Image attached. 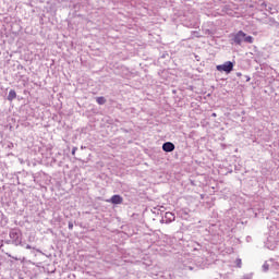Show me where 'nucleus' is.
<instances>
[{"instance_id": "9b49d317", "label": "nucleus", "mask_w": 279, "mask_h": 279, "mask_svg": "<svg viewBox=\"0 0 279 279\" xmlns=\"http://www.w3.org/2000/svg\"><path fill=\"white\" fill-rule=\"evenodd\" d=\"M69 230H73V222H69Z\"/></svg>"}, {"instance_id": "1a4fd4ad", "label": "nucleus", "mask_w": 279, "mask_h": 279, "mask_svg": "<svg viewBox=\"0 0 279 279\" xmlns=\"http://www.w3.org/2000/svg\"><path fill=\"white\" fill-rule=\"evenodd\" d=\"M266 247L268 250H276V243L269 244V242L266 243Z\"/></svg>"}, {"instance_id": "423d86ee", "label": "nucleus", "mask_w": 279, "mask_h": 279, "mask_svg": "<svg viewBox=\"0 0 279 279\" xmlns=\"http://www.w3.org/2000/svg\"><path fill=\"white\" fill-rule=\"evenodd\" d=\"M166 223H171V221H175V215L173 213H166L165 214Z\"/></svg>"}, {"instance_id": "f03ea898", "label": "nucleus", "mask_w": 279, "mask_h": 279, "mask_svg": "<svg viewBox=\"0 0 279 279\" xmlns=\"http://www.w3.org/2000/svg\"><path fill=\"white\" fill-rule=\"evenodd\" d=\"M23 233L20 231V229H12L10 231V239L13 241L14 245H21L23 243Z\"/></svg>"}, {"instance_id": "2eb2a0df", "label": "nucleus", "mask_w": 279, "mask_h": 279, "mask_svg": "<svg viewBox=\"0 0 279 279\" xmlns=\"http://www.w3.org/2000/svg\"><path fill=\"white\" fill-rule=\"evenodd\" d=\"M189 269H190V271H193V267L190 266Z\"/></svg>"}, {"instance_id": "dca6fc26", "label": "nucleus", "mask_w": 279, "mask_h": 279, "mask_svg": "<svg viewBox=\"0 0 279 279\" xmlns=\"http://www.w3.org/2000/svg\"><path fill=\"white\" fill-rule=\"evenodd\" d=\"M246 82H250V77L246 80Z\"/></svg>"}, {"instance_id": "ddd939ff", "label": "nucleus", "mask_w": 279, "mask_h": 279, "mask_svg": "<svg viewBox=\"0 0 279 279\" xmlns=\"http://www.w3.org/2000/svg\"><path fill=\"white\" fill-rule=\"evenodd\" d=\"M238 266L241 267V259H238Z\"/></svg>"}, {"instance_id": "20e7f679", "label": "nucleus", "mask_w": 279, "mask_h": 279, "mask_svg": "<svg viewBox=\"0 0 279 279\" xmlns=\"http://www.w3.org/2000/svg\"><path fill=\"white\" fill-rule=\"evenodd\" d=\"M109 204H123V197L121 195H113L110 199H107Z\"/></svg>"}, {"instance_id": "6e6552de", "label": "nucleus", "mask_w": 279, "mask_h": 279, "mask_svg": "<svg viewBox=\"0 0 279 279\" xmlns=\"http://www.w3.org/2000/svg\"><path fill=\"white\" fill-rule=\"evenodd\" d=\"M96 101H97V104H99V106H104V104H106V98H104V97H98V98L96 99Z\"/></svg>"}, {"instance_id": "0eeeda50", "label": "nucleus", "mask_w": 279, "mask_h": 279, "mask_svg": "<svg viewBox=\"0 0 279 279\" xmlns=\"http://www.w3.org/2000/svg\"><path fill=\"white\" fill-rule=\"evenodd\" d=\"M9 101H13V99H16V92L14 89H11L8 95Z\"/></svg>"}, {"instance_id": "f8f14e48", "label": "nucleus", "mask_w": 279, "mask_h": 279, "mask_svg": "<svg viewBox=\"0 0 279 279\" xmlns=\"http://www.w3.org/2000/svg\"><path fill=\"white\" fill-rule=\"evenodd\" d=\"M75 151H77V148L72 149V156H75Z\"/></svg>"}, {"instance_id": "9d476101", "label": "nucleus", "mask_w": 279, "mask_h": 279, "mask_svg": "<svg viewBox=\"0 0 279 279\" xmlns=\"http://www.w3.org/2000/svg\"><path fill=\"white\" fill-rule=\"evenodd\" d=\"M263 269L264 271H269V264H267V262L264 263Z\"/></svg>"}, {"instance_id": "f257e3e1", "label": "nucleus", "mask_w": 279, "mask_h": 279, "mask_svg": "<svg viewBox=\"0 0 279 279\" xmlns=\"http://www.w3.org/2000/svg\"><path fill=\"white\" fill-rule=\"evenodd\" d=\"M233 43H235V45H243V43L252 45L254 43V37L245 34L243 31H240L233 36Z\"/></svg>"}, {"instance_id": "39448f33", "label": "nucleus", "mask_w": 279, "mask_h": 279, "mask_svg": "<svg viewBox=\"0 0 279 279\" xmlns=\"http://www.w3.org/2000/svg\"><path fill=\"white\" fill-rule=\"evenodd\" d=\"M162 149H163V151H173V149H175V145H173V143H171V142H166V143H163V145H162Z\"/></svg>"}, {"instance_id": "7ed1b4c3", "label": "nucleus", "mask_w": 279, "mask_h": 279, "mask_svg": "<svg viewBox=\"0 0 279 279\" xmlns=\"http://www.w3.org/2000/svg\"><path fill=\"white\" fill-rule=\"evenodd\" d=\"M217 71H219L220 73H232V71L234 70V63H232L231 61H226L223 64H219L216 66Z\"/></svg>"}, {"instance_id": "4468645a", "label": "nucleus", "mask_w": 279, "mask_h": 279, "mask_svg": "<svg viewBox=\"0 0 279 279\" xmlns=\"http://www.w3.org/2000/svg\"><path fill=\"white\" fill-rule=\"evenodd\" d=\"M26 250H32V246L31 245H26Z\"/></svg>"}]
</instances>
